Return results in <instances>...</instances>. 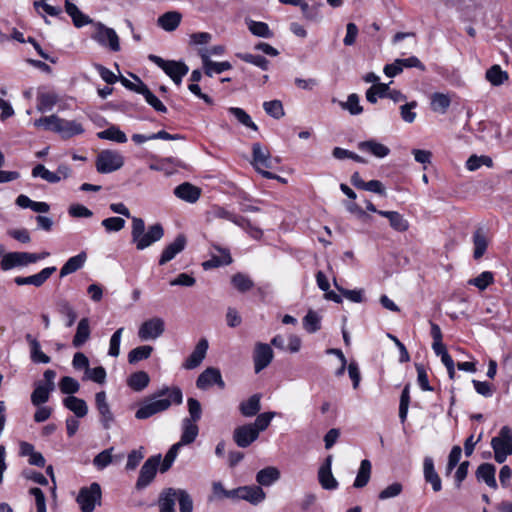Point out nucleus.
Returning a JSON list of instances; mask_svg holds the SVG:
<instances>
[{
  "mask_svg": "<svg viewBox=\"0 0 512 512\" xmlns=\"http://www.w3.org/2000/svg\"><path fill=\"white\" fill-rule=\"evenodd\" d=\"M125 220L121 217H109L102 220L101 225L105 228L106 232H119L125 227Z\"/></svg>",
  "mask_w": 512,
  "mask_h": 512,
  "instance_id": "obj_64",
  "label": "nucleus"
},
{
  "mask_svg": "<svg viewBox=\"0 0 512 512\" xmlns=\"http://www.w3.org/2000/svg\"><path fill=\"white\" fill-rule=\"evenodd\" d=\"M372 464L368 459H364L360 463L353 487L360 489L365 487L371 478Z\"/></svg>",
  "mask_w": 512,
  "mask_h": 512,
  "instance_id": "obj_35",
  "label": "nucleus"
},
{
  "mask_svg": "<svg viewBox=\"0 0 512 512\" xmlns=\"http://www.w3.org/2000/svg\"><path fill=\"white\" fill-rule=\"evenodd\" d=\"M496 468L493 464L483 463L478 466L476 470V478L478 481H483L487 486L492 489L497 488L495 479Z\"/></svg>",
  "mask_w": 512,
  "mask_h": 512,
  "instance_id": "obj_26",
  "label": "nucleus"
},
{
  "mask_svg": "<svg viewBox=\"0 0 512 512\" xmlns=\"http://www.w3.org/2000/svg\"><path fill=\"white\" fill-rule=\"evenodd\" d=\"M180 447L181 445L178 443L171 446V448L166 453L164 459L160 463V472L164 473L171 468L173 462L175 461L178 455V450Z\"/></svg>",
  "mask_w": 512,
  "mask_h": 512,
  "instance_id": "obj_63",
  "label": "nucleus"
},
{
  "mask_svg": "<svg viewBox=\"0 0 512 512\" xmlns=\"http://www.w3.org/2000/svg\"><path fill=\"white\" fill-rule=\"evenodd\" d=\"M182 401L183 393L179 387L164 386L142 402L135 417L139 420L148 419L168 410L172 404L180 405Z\"/></svg>",
  "mask_w": 512,
  "mask_h": 512,
  "instance_id": "obj_2",
  "label": "nucleus"
},
{
  "mask_svg": "<svg viewBox=\"0 0 512 512\" xmlns=\"http://www.w3.org/2000/svg\"><path fill=\"white\" fill-rule=\"evenodd\" d=\"M357 147L361 152L368 153L376 158H384L390 154L389 147L375 139L361 141L358 143Z\"/></svg>",
  "mask_w": 512,
  "mask_h": 512,
  "instance_id": "obj_21",
  "label": "nucleus"
},
{
  "mask_svg": "<svg viewBox=\"0 0 512 512\" xmlns=\"http://www.w3.org/2000/svg\"><path fill=\"white\" fill-rule=\"evenodd\" d=\"M474 258H481L487 249V240L483 232L479 229L473 235Z\"/></svg>",
  "mask_w": 512,
  "mask_h": 512,
  "instance_id": "obj_55",
  "label": "nucleus"
},
{
  "mask_svg": "<svg viewBox=\"0 0 512 512\" xmlns=\"http://www.w3.org/2000/svg\"><path fill=\"white\" fill-rule=\"evenodd\" d=\"M25 338L30 346V358L32 362L48 364L51 359L41 350L39 341L35 339L31 334H26Z\"/></svg>",
  "mask_w": 512,
  "mask_h": 512,
  "instance_id": "obj_29",
  "label": "nucleus"
},
{
  "mask_svg": "<svg viewBox=\"0 0 512 512\" xmlns=\"http://www.w3.org/2000/svg\"><path fill=\"white\" fill-rule=\"evenodd\" d=\"M303 327L308 333H315L321 328V318L313 310H309L303 318Z\"/></svg>",
  "mask_w": 512,
  "mask_h": 512,
  "instance_id": "obj_48",
  "label": "nucleus"
},
{
  "mask_svg": "<svg viewBox=\"0 0 512 512\" xmlns=\"http://www.w3.org/2000/svg\"><path fill=\"white\" fill-rule=\"evenodd\" d=\"M124 165V157L118 151L103 150L96 158V169L107 174L119 170Z\"/></svg>",
  "mask_w": 512,
  "mask_h": 512,
  "instance_id": "obj_9",
  "label": "nucleus"
},
{
  "mask_svg": "<svg viewBox=\"0 0 512 512\" xmlns=\"http://www.w3.org/2000/svg\"><path fill=\"white\" fill-rule=\"evenodd\" d=\"M87 253L85 251L70 257L60 269V277H66L78 270H80L86 263Z\"/></svg>",
  "mask_w": 512,
  "mask_h": 512,
  "instance_id": "obj_25",
  "label": "nucleus"
},
{
  "mask_svg": "<svg viewBox=\"0 0 512 512\" xmlns=\"http://www.w3.org/2000/svg\"><path fill=\"white\" fill-rule=\"evenodd\" d=\"M150 382V377L145 371H137L129 376L127 385L134 391L144 390Z\"/></svg>",
  "mask_w": 512,
  "mask_h": 512,
  "instance_id": "obj_37",
  "label": "nucleus"
},
{
  "mask_svg": "<svg viewBox=\"0 0 512 512\" xmlns=\"http://www.w3.org/2000/svg\"><path fill=\"white\" fill-rule=\"evenodd\" d=\"M57 310L61 315L65 316L67 318V322H66L67 327H71L74 325V323L77 319V314H76L74 308L70 305V303L68 301L60 300L57 303Z\"/></svg>",
  "mask_w": 512,
  "mask_h": 512,
  "instance_id": "obj_50",
  "label": "nucleus"
},
{
  "mask_svg": "<svg viewBox=\"0 0 512 512\" xmlns=\"http://www.w3.org/2000/svg\"><path fill=\"white\" fill-rule=\"evenodd\" d=\"M63 405L70 411H72L76 417L83 418L88 413V406L86 402L73 395L66 397L63 400Z\"/></svg>",
  "mask_w": 512,
  "mask_h": 512,
  "instance_id": "obj_33",
  "label": "nucleus"
},
{
  "mask_svg": "<svg viewBox=\"0 0 512 512\" xmlns=\"http://www.w3.org/2000/svg\"><path fill=\"white\" fill-rule=\"evenodd\" d=\"M165 331V322L160 317H153L144 321L138 330V337L142 341L155 340Z\"/></svg>",
  "mask_w": 512,
  "mask_h": 512,
  "instance_id": "obj_12",
  "label": "nucleus"
},
{
  "mask_svg": "<svg viewBox=\"0 0 512 512\" xmlns=\"http://www.w3.org/2000/svg\"><path fill=\"white\" fill-rule=\"evenodd\" d=\"M252 166L265 178H276L277 175L266 169L272 168V158L269 150L256 142L252 145Z\"/></svg>",
  "mask_w": 512,
  "mask_h": 512,
  "instance_id": "obj_7",
  "label": "nucleus"
},
{
  "mask_svg": "<svg viewBox=\"0 0 512 512\" xmlns=\"http://www.w3.org/2000/svg\"><path fill=\"white\" fill-rule=\"evenodd\" d=\"M213 384L218 385L221 389L225 387L220 370L217 368L209 367L205 369L197 378L196 386L201 390H205Z\"/></svg>",
  "mask_w": 512,
  "mask_h": 512,
  "instance_id": "obj_15",
  "label": "nucleus"
},
{
  "mask_svg": "<svg viewBox=\"0 0 512 512\" xmlns=\"http://www.w3.org/2000/svg\"><path fill=\"white\" fill-rule=\"evenodd\" d=\"M494 281V275L490 271H484L477 277L470 279L469 284L477 287L479 290H485Z\"/></svg>",
  "mask_w": 512,
  "mask_h": 512,
  "instance_id": "obj_56",
  "label": "nucleus"
},
{
  "mask_svg": "<svg viewBox=\"0 0 512 512\" xmlns=\"http://www.w3.org/2000/svg\"><path fill=\"white\" fill-rule=\"evenodd\" d=\"M95 32L92 39L104 47H108L111 51L117 52L120 50V41L116 31L112 28L106 27L102 23L95 25Z\"/></svg>",
  "mask_w": 512,
  "mask_h": 512,
  "instance_id": "obj_10",
  "label": "nucleus"
},
{
  "mask_svg": "<svg viewBox=\"0 0 512 512\" xmlns=\"http://www.w3.org/2000/svg\"><path fill=\"white\" fill-rule=\"evenodd\" d=\"M338 104L343 110L348 111L351 115H359L363 112L359 96L356 93L348 95L347 101H339Z\"/></svg>",
  "mask_w": 512,
  "mask_h": 512,
  "instance_id": "obj_44",
  "label": "nucleus"
},
{
  "mask_svg": "<svg viewBox=\"0 0 512 512\" xmlns=\"http://www.w3.org/2000/svg\"><path fill=\"white\" fill-rule=\"evenodd\" d=\"M258 431L251 424L238 426L233 431V440L240 448H247L258 439Z\"/></svg>",
  "mask_w": 512,
  "mask_h": 512,
  "instance_id": "obj_13",
  "label": "nucleus"
},
{
  "mask_svg": "<svg viewBox=\"0 0 512 512\" xmlns=\"http://www.w3.org/2000/svg\"><path fill=\"white\" fill-rule=\"evenodd\" d=\"M242 61L252 64L261 70H268L270 62L263 56L252 53H238L236 55Z\"/></svg>",
  "mask_w": 512,
  "mask_h": 512,
  "instance_id": "obj_45",
  "label": "nucleus"
},
{
  "mask_svg": "<svg viewBox=\"0 0 512 512\" xmlns=\"http://www.w3.org/2000/svg\"><path fill=\"white\" fill-rule=\"evenodd\" d=\"M276 415H277L276 412H264V413L258 414L254 423H250V424L253 425L257 429L258 435H259L260 432L265 431L269 427L272 419Z\"/></svg>",
  "mask_w": 512,
  "mask_h": 512,
  "instance_id": "obj_59",
  "label": "nucleus"
},
{
  "mask_svg": "<svg viewBox=\"0 0 512 512\" xmlns=\"http://www.w3.org/2000/svg\"><path fill=\"white\" fill-rule=\"evenodd\" d=\"M261 395L254 394L239 404V411L244 417H253L261 409Z\"/></svg>",
  "mask_w": 512,
  "mask_h": 512,
  "instance_id": "obj_30",
  "label": "nucleus"
},
{
  "mask_svg": "<svg viewBox=\"0 0 512 512\" xmlns=\"http://www.w3.org/2000/svg\"><path fill=\"white\" fill-rule=\"evenodd\" d=\"M56 270L57 268L55 266H51L42 269L40 272L34 275H30L31 285L35 287H41Z\"/></svg>",
  "mask_w": 512,
  "mask_h": 512,
  "instance_id": "obj_61",
  "label": "nucleus"
},
{
  "mask_svg": "<svg viewBox=\"0 0 512 512\" xmlns=\"http://www.w3.org/2000/svg\"><path fill=\"white\" fill-rule=\"evenodd\" d=\"M207 349H208V341L206 339H201L197 343L193 352L189 355V357L183 363V367L188 370L198 367L202 363L203 359L205 358Z\"/></svg>",
  "mask_w": 512,
  "mask_h": 512,
  "instance_id": "obj_19",
  "label": "nucleus"
},
{
  "mask_svg": "<svg viewBox=\"0 0 512 512\" xmlns=\"http://www.w3.org/2000/svg\"><path fill=\"white\" fill-rule=\"evenodd\" d=\"M430 100L432 111L440 114H445L451 104L449 95L440 92L433 93Z\"/></svg>",
  "mask_w": 512,
  "mask_h": 512,
  "instance_id": "obj_36",
  "label": "nucleus"
},
{
  "mask_svg": "<svg viewBox=\"0 0 512 512\" xmlns=\"http://www.w3.org/2000/svg\"><path fill=\"white\" fill-rule=\"evenodd\" d=\"M59 388L62 393L69 394V396H71L72 394L79 391L80 385L74 378L70 376H64L59 382Z\"/></svg>",
  "mask_w": 512,
  "mask_h": 512,
  "instance_id": "obj_62",
  "label": "nucleus"
},
{
  "mask_svg": "<svg viewBox=\"0 0 512 512\" xmlns=\"http://www.w3.org/2000/svg\"><path fill=\"white\" fill-rule=\"evenodd\" d=\"M96 408L100 414V421L104 429H110L114 422V416L107 402V396L104 391L97 392L95 395Z\"/></svg>",
  "mask_w": 512,
  "mask_h": 512,
  "instance_id": "obj_16",
  "label": "nucleus"
},
{
  "mask_svg": "<svg viewBox=\"0 0 512 512\" xmlns=\"http://www.w3.org/2000/svg\"><path fill=\"white\" fill-rule=\"evenodd\" d=\"M54 390L51 387H47L42 382L35 384V388L31 394V403L34 406H40L49 400L50 393Z\"/></svg>",
  "mask_w": 512,
  "mask_h": 512,
  "instance_id": "obj_39",
  "label": "nucleus"
},
{
  "mask_svg": "<svg viewBox=\"0 0 512 512\" xmlns=\"http://www.w3.org/2000/svg\"><path fill=\"white\" fill-rule=\"evenodd\" d=\"M19 266H26L25 252H9L3 255L0 262V267L3 271Z\"/></svg>",
  "mask_w": 512,
  "mask_h": 512,
  "instance_id": "obj_28",
  "label": "nucleus"
},
{
  "mask_svg": "<svg viewBox=\"0 0 512 512\" xmlns=\"http://www.w3.org/2000/svg\"><path fill=\"white\" fill-rule=\"evenodd\" d=\"M263 108L269 116L275 119H280L285 114L282 102L280 100L266 101L263 103Z\"/></svg>",
  "mask_w": 512,
  "mask_h": 512,
  "instance_id": "obj_57",
  "label": "nucleus"
},
{
  "mask_svg": "<svg viewBox=\"0 0 512 512\" xmlns=\"http://www.w3.org/2000/svg\"><path fill=\"white\" fill-rule=\"evenodd\" d=\"M34 126L43 128L46 131L58 133L62 138L68 139L84 133L85 129L82 124L76 120H67L50 115L41 117L34 121Z\"/></svg>",
  "mask_w": 512,
  "mask_h": 512,
  "instance_id": "obj_3",
  "label": "nucleus"
},
{
  "mask_svg": "<svg viewBox=\"0 0 512 512\" xmlns=\"http://www.w3.org/2000/svg\"><path fill=\"white\" fill-rule=\"evenodd\" d=\"M186 247V237L183 234H179L172 243L167 245L159 259V265H164L171 261L182 252Z\"/></svg>",
  "mask_w": 512,
  "mask_h": 512,
  "instance_id": "obj_18",
  "label": "nucleus"
},
{
  "mask_svg": "<svg viewBox=\"0 0 512 512\" xmlns=\"http://www.w3.org/2000/svg\"><path fill=\"white\" fill-rule=\"evenodd\" d=\"M213 248L219 252L220 255H213L211 259L205 261L202 266L205 270L217 268L220 266L229 265L232 263V257L229 249L222 248L220 246L214 245Z\"/></svg>",
  "mask_w": 512,
  "mask_h": 512,
  "instance_id": "obj_23",
  "label": "nucleus"
},
{
  "mask_svg": "<svg viewBox=\"0 0 512 512\" xmlns=\"http://www.w3.org/2000/svg\"><path fill=\"white\" fill-rule=\"evenodd\" d=\"M200 56L202 59L205 73L210 77L213 76V74H220L232 68L231 63L228 61L214 62L211 59H209V53L207 50H201Z\"/></svg>",
  "mask_w": 512,
  "mask_h": 512,
  "instance_id": "obj_20",
  "label": "nucleus"
},
{
  "mask_svg": "<svg viewBox=\"0 0 512 512\" xmlns=\"http://www.w3.org/2000/svg\"><path fill=\"white\" fill-rule=\"evenodd\" d=\"M320 4L309 5L306 1L300 6L305 19L316 22L321 18Z\"/></svg>",
  "mask_w": 512,
  "mask_h": 512,
  "instance_id": "obj_60",
  "label": "nucleus"
},
{
  "mask_svg": "<svg viewBox=\"0 0 512 512\" xmlns=\"http://www.w3.org/2000/svg\"><path fill=\"white\" fill-rule=\"evenodd\" d=\"M199 433V428L196 422L188 419L182 420V434L181 439L178 442L181 446L191 444L195 441Z\"/></svg>",
  "mask_w": 512,
  "mask_h": 512,
  "instance_id": "obj_32",
  "label": "nucleus"
},
{
  "mask_svg": "<svg viewBox=\"0 0 512 512\" xmlns=\"http://www.w3.org/2000/svg\"><path fill=\"white\" fill-rule=\"evenodd\" d=\"M174 194L186 202L195 203L201 195V190L188 182H184L174 189Z\"/></svg>",
  "mask_w": 512,
  "mask_h": 512,
  "instance_id": "obj_24",
  "label": "nucleus"
},
{
  "mask_svg": "<svg viewBox=\"0 0 512 512\" xmlns=\"http://www.w3.org/2000/svg\"><path fill=\"white\" fill-rule=\"evenodd\" d=\"M109 208L113 213L132 219L131 242L137 250L142 251L163 238L164 229L161 224H153L145 231L144 220L139 217H131L130 211L124 203H112Z\"/></svg>",
  "mask_w": 512,
  "mask_h": 512,
  "instance_id": "obj_1",
  "label": "nucleus"
},
{
  "mask_svg": "<svg viewBox=\"0 0 512 512\" xmlns=\"http://www.w3.org/2000/svg\"><path fill=\"white\" fill-rule=\"evenodd\" d=\"M34 178L40 177L48 183H58L61 181V176L56 172L49 171L44 165L37 164L31 172Z\"/></svg>",
  "mask_w": 512,
  "mask_h": 512,
  "instance_id": "obj_46",
  "label": "nucleus"
},
{
  "mask_svg": "<svg viewBox=\"0 0 512 512\" xmlns=\"http://www.w3.org/2000/svg\"><path fill=\"white\" fill-rule=\"evenodd\" d=\"M332 456L329 455L325 462L321 465L318 471V480L320 485L325 490H336L338 488V481L332 474Z\"/></svg>",
  "mask_w": 512,
  "mask_h": 512,
  "instance_id": "obj_17",
  "label": "nucleus"
},
{
  "mask_svg": "<svg viewBox=\"0 0 512 512\" xmlns=\"http://www.w3.org/2000/svg\"><path fill=\"white\" fill-rule=\"evenodd\" d=\"M280 477V472L275 467H267L260 470L256 475V481L261 486H270Z\"/></svg>",
  "mask_w": 512,
  "mask_h": 512,
  "instance_id": "obj_41",
  "label": "nucleus"
},
{
  "mask_svg": "<svg viewBox=\"0 0 512 512\" xmlns=\"http://www.w3.org/2000/svg\"><path fill=\"white\" fill-rule=\"evenodd\" d=\"M153 347L149 345L138 346L132 349L128 354V362L136 364L142 360L148 359L151 356Z\"/></svg>",
  "mask_w": 512,
  "mask_h": 512,
  "instance_id": "obj_47",
  "label": "nucleus"
},
{
  "mask_svg": "<svg viewBox=\"0 0 512 512\" xmlns=\"http://www.w3.org/2000/svg\"><path fill=\"white\" fill-rule=\"evenodd\" d=\"M423 474L426 482L432 485L435 492L442 489V481L434 468V462L431 457H425L423 462Z\"/></svg>",
  "mask_w": 512,
  "mask_h": 512,
  "instance_id": "obj_22",
  "label": "nucleus"
},
{
  "mask_svg": "<svg viewBox=\"0 0 512 512\" xmlns=\"http://www.w3.org/2000/svg\"><path fill=\"white\" fill-rule=\"evenodd\" d=\"M161 455L149 457L142 465L139 477L136 482V489L142 490L146 488L155 478L157 469H160Z\"/></svg>",
  "mask_w": 512,
  "mask_h": 512,
  "instance_id": "obj_11",
  "label": "nucleus"
},
{
  "mask_svg": "<svg viewBox=\"0 0 512 512\" xmlns=\"http://www.w3.org/2000/svg\"><path fill=\"white\" fill-rule=\"evenodd\" d=\"M233 287L241 293H245L254 287L253 280L246 274L238 272L231 278Z\"/></svg>",
  "mask_w": 512,
  "mask_h": 512,
  "instance_id": "obj_43",
  "label": "nucleus"
},
{
  "mask_svg": "<svg viewBox=\"0 0 512 512\" xmlns=\"http://www.w3.org/2000/svg\"><path fill=\"white\" fill-rule=\"evenodd\" d=\"M509 78L508 73L503 71L497 64L493 65L486 71V79L493 86H500Z\"/></svg>",
  "mask_w": 512,
  "mask_h": 512,
  "instance_id": "obj_42",
  "label": "nucleus"
},
{
  "mask_svg": "<svg viewBox=\"0 0 512 512\" xmlns=\"http://www.w3.org/2000/svg\"><path fill=\"white\" fill-rule=\"evenodd\" d=\"M273 356V350L268 344L261 342L256 343L253 353L255 373H259L265 369L272 362Z\"/></svg>",
  "mask_w": 512,
  "mask_h": 512,
  "instance_id": "obj_14",
  "label": "nucleus"
},
{
  "mask_svg": "<svg viewBox=\"0 0 512 512\" xmlns=\"http://www.w3.org/2000/svg\"><path fill=\"white\" fill-rule=\"evenodd\" d=\"M207 220L212 221L215 219H225L230 221L231 217L233 215V212L229 211L223 206L220 205H213L210 207V209L207 211Z\"/></svg>",
  "mask_w": 512,
  "mask_h": 512,
  "instance_id": "obj_58",
  "label": "nucleus"
},
{
  "mask_svg": "<svg viewBox=\"0 0 512 512\" xmlns=\"http://www.w3.org/2000/svg\"><path fill=\"white\" fill-rule=\"evenodd\" d=\"M229 113L233 115L239 123L242 125L253 129L254 131L258 130V126L252 121L251 117L246 113L245 110L239 107H230L228 109Z\"/></svg>",
  "mask_w": 512,
  "mask_h": 512,
  "instance_id": "obj_52",
  "label": "nucleus"
},
{
  "mask_svg": "<svg viewBox=\"0 0 512 512\" xmlns=\"http://www.w3.org/2000/svg\"><path fill=\"white\" fill-rule=\"evenodd\" d=\"M149 59L160 67L176 85H180L182 78L188 73L189 68L183 62L164 60L156 55H149Z\"/></svg>",
  "mask_w": 512,
  "mask_h": 512,
  "instance_id": "obj_8",
  "label": "nucleus"
},
{
  "mask_svg": "<svg viewBox=\"0 0 512 512\" xmlns=\"http://www.w3.org/2000/svg\"><path fill=\"white\" fill-rule=\"evenodd\" d=\"M97 137L103 140H109L116 143H125L127 142L126 134L119 129V127L112 125L107 129L100 131L97 133Z\"/></svg>",
  "mask_w": 512,
  "mask_h": 512,
  "instance_id": "obj_40",
  "label": "nucleus"
},
{
  "mask_svg": "<svg viewBox=\"0 0 512 512\" xmlns=\"http://www.w3.org/2000/svg\"><path fill=\"white\" fill-rule=\"evenodd\" d=\"M265 498L266 493L260 486H241V500H245L252 505H258L263 502Z\"/></svg>",
  "mask_w": 512,
  "mask_h": 512,
  "instance_id": "obj_27",
  "label": "nucleus"
},
{
  "mask_svg": "<svg viewBox=\"0 0 512 512\" xmlns=\"http://www.w3.org/2000/svg\"><path fill=\"white\" fill-rule=\"evenodd\" d=\"M179 503L180 512H193V500L184 489L165 488L158 498L159 512H176L175 503Z\"/></svg>",
  "mask_w": 512,
  "mask_h": 512,
  "instance_id": "obj_4",
  "label": "nucleus"
},
{
  "mask_svg": "<svg viewBox=\"0 0 512 512\" xmlns=\"http://www.w3.org/2000/svg\"><path fill=\"white\" fill-rule=\"evenodd\" d=\"M114 448L111 447V448H108V449H105L103 450L102 452H100L99 454H97L94 459H93V465L98 469V470H103L105 469L107 466H109L112 461H113V456H112V452H113Z\"/></svg>",
  "mask_w": 512,
  "mask_h": 512,
  "instance_id": "obj_54",
  "label": "nucleus"
},
{
  "mask_svg": "<svg viewBox=\"0 0 512 512\" xmlns=\"http://www.w3.org/2000/svg\"><path fill=\"white\" fill-rule=\"evenodd\" d=\"M65 11L72 18L73 24L77 28L83 27L92 22L90 17L82 13L70 0L65 1Z\"/></svg>",
  "mask_w": 512,
  "mask_h": 512,
  "instance_id": "obj_31",
  "label": "nucleus"
},
{
  "mask_svg": "<svg viewBox=\"0 0 512 512\" xmlns=\"http://www.w3.org/2000/svg\"><path fill=\"white\" fill-rule=\"evenodd\" d=\"M101 501L102 490L100 484L97 482L80 488L76 497V502L81 512H94L95 508L101 505Z\"/></svg>",
  "mask_w": 512,
  "mask_h": 512,
  "instance_id": "obj_5",
  "label": "nucleus"
},
{
  "mask_svg": "<svg viewBox=\"0 0 512 512\" xmlns=\"http://www.w3.org/2000/svg\"><path fill=\"white\" fill-rule=\"evenodd\" d=\"M181 22V14L175 11L166 12L158 18V25L165 31H174Z\"/></svg>",
  "mask_w": 512,
  "mask_h": 512,
  "instance_id": "obj_38",
  "label": "nucleus"
},
{
  "mask_svg": "<svg viewBox=\"0 0 512 512\" xmlns=\"http://www.w3.org/2000/svg\"><path fill=\"white\" fill-rule=\"evenodd\" d=\"M91 329L88 318H82L77 326L76 333L73 337L72 344L74 347L79 348L83 346L90 338Z\"/></svg>",
  "mask_w": 512,
  "mask_h": 512,
  "instance_id": "obj_34",
  "label": "nucleus"
},
{
  "mask_svg": "<svg viewBox=\"0 0 512 512\" xmlns=\"http://www.w3.org/2000/svg\"><path fill=\"white\" fill-rule=\"evenodd\" d=\"M248 28H249V31L257 37H262V38L273 37V32L270 30L268 24L265 22L251 20L248 22Z\"/></svg>",
  "mask_w": 512,
  "mask_h": 512,
  "instance_id": "obj_49",
  "label": "nucleus"
},
{
  "mask_svg": "<svg viewBox=\"0 0 512 512\" xmlns=\"http://www.w3.org/2000/svg\"><path fill=\"white\" fill-rule=\"evenodd\" d=\"M491 447L495 461L499 464L505 462L512 455V429L507 425L503 426L498 435L492 438Z\"/></svg>",
  "mask_w": 512,
  "mask_h": 512,
  "instance_id": "obj_6",
  "label": "nucleus"
},
{
  "mask_svg": "<svg viewBox=\"0 0 512 512\" xmlns=\"http://www.w3.org/2000/svg\"><path fill=\"white\" fill-rule=\"evenodd\" d=\"M140 94L143 95L145 101L152 106L157 112H167L166 106L154 95L147 86H143L140 90Z\"/></svg>",
  "mask_w": 512,
  "mask_h": 512,
  "instance_id": "obj_51",
  "label": "nucleus"
},
{
  "mask_svg": "<svg viewBox=\"0 0 512 512\" xmlns=\"http://www.w3.org/2000/svg\"><path fill=\"white\" fill-rule=\"evenodd\" d=\"M58 102V97L54 93H43L38 97L37 110L40 112H48L51 111L56 103Z\"/></svg>",
  "mask_w": 512,
  "mask_h": 512,
  "instance_id": "obj_53",
  "label": "nucleus"
}]
</instances>
